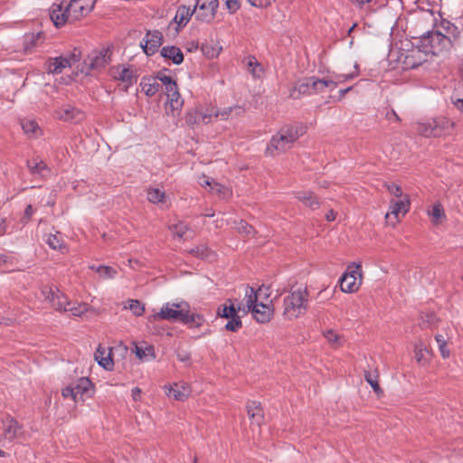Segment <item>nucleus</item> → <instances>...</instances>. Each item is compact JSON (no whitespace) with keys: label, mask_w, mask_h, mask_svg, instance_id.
I'll list each match as a JSON object with an SVG mask.
<instances>
[{"label":"nucleus","mask_w":463,"mask_h":463,"mask_svg":"<svg viewBox=\"0 0 463 463\" xmlns=\"http://www.w3.org/2000/svg\"><path fill=\"white\" fill-rule=\"evenodd\" d=\"M189 307L186 302L181 303H166L160 311L153 316L155 320L181 321L185 308Z\"/></svg>","instance_id":"nucleus-10"},{"label":"nucleus","mask_w":463,"mask_h":463,"mask_svg":"<svg viewBox=\"0 0 463 463\" xmlns=\"http://www.w3.org/2000/svg\"><path fill=\"white\" fill-rule=\"evenodd\" d=\"M305 130L302 127L285 126L275 134L266 148V155L275 156L286 152L293 144L303 136Z\"/></svg>","instance_id":"nucleus-4"},{"label":"nucleus","mask_w":463,"mask_h":463,"mask_svg":"<svg viewBox=\"0 0 463 463\" xmlns=\"http://www.w3.org/2000/svg\"><path fill=\"white\" fill-rule=\"evenodd\" d=\"M184 315H183L181 322L188 325L192 328L200 327L205 321L203 315L197 313H190L189 307L185 308V312H184Z\"/></svg>","instance_id":"nucleus-29"},{"label":"nucleus","mask_w":463,"mask_h":463,"mask_svg":"<svg viewBox=\"0 0 463 463\" xmlns=\"http://www.w3.org/2000/svg\"><path fill=\"white\" fill-rule=\"evenodd\" d=\"M426 52L420 49H412L408 52L403 60L404 67L406 69H414L426 61Z\"/></svg>","instance_id":"nucleus-20"},{"label":"nucleus","mask_w":463,"mask_h":463,"mask_svg":"<svg viewBox=\"0 0 463 463\" xmlns=\"http://www.w3.org/2000/svg\"><path fill=\"white\" fill-rule=\"evenodd\" d=\"M233 112L236 116H241L243 114L244 110L241 107H229L222 110L214 108L213 118H220L222 120H226Z\"/></svg>","instance_id":"nucleus-36"},{"label":"nucleus","mask_w":463,"mask_h":463,"mask_svg":"<svg viewBox=\"0 0 463 463\" xmlns=\"http://www.w3.org/2000/svg\"><path fill=\"white\" fill-rule=\"evenodd\" d=\"M78 60L79 55L75 52L51 58L47 61V71L53 74L61 73L64 69L71 67Z\"/></svg>","instance_id":"nucleus-13"},{"label":"nucleus","mask_w":463,"mask_h":463,"mask_svg":"<svg viewBox=\"0 0 463 463\" xmlns=\"http://www.w3.org/2000/svg\"><path fill=\"white\" fill-rule=\"evenodd\" d=\"M426 322L429 326H433L436 322V317L433 314H427L426 315Z\"/></svg>","instance_id":"nucleus-64"},{"label":"nucleus","mask_w":463,"mask_h":463,"mask_svg":"<svg viewBox=\"0 0 463 463\" xmlns=\"http://www.w3.org/2000/svg\"><path fill=\"white\" fill-rule=\"evenodd\" d=\"M199 184L203 187H208L209 191L217 195L220 199L226 200L232 197V191L230 187L215 182L213 179L206 175H202L199 178Z\"/></svg>","instance_id":"nucleus-15"},{"label":"nucleus","mask_w":463,"mask_h":463,"mask_svg":"<svg viewBox=\"0 0 463 463\" xmlns=\"http://www.w3.org/2000/svg\"><path fill=\"white\" fill-rule=\"evenodd\" d=\"M428 214L431 217V222L438 225L445 218L444 209L440 203H436L430 211L428 212Z\"/></svg>","instance_id":"nucleus-38"},{"label":"nucleus","mask_w":463,"mask_h":463,"mask_svg":"<svg viewBox=\"0 0 463 463\" xmlns=\"http://www.w3.org/2000/svg\"><path fill=\"white\" fill-rule=\"evenodd\" d=\"M71 306L66 307V312L71 316L80 317L90 309V307L87 303L71 302Z\"/></svg>","instance_id":"nucleus-37"},{"label":"nucleus","mask_w":463,"mask_h":463,"mask_svg":"<svg viewBox=\"0 0 463 463\" xmlns=\"http://www.w3.org/2000/svg\"><path fill=\"white\" fill-rule=\"evenodd\" d=\"M132 398L136 402L141 399V390L138 387H135L132 389Z\"/></svg>","instance_id":"nucleus-63"},{"label":"nucleus","mask_w":463,"mask_h":463,"mask_svg":"<svg viewBox=\"0 0 463 463\" xmlns=\"http://www.w3.org/2000/svg\"><path fill=\"white\" fill-rule=\"evenodd\" d=\"M156 79L157 81H160L162 85L165 86V92L177 85L176 82L173 80V79L170 76L167 75H158Z\"/></svg>","instance_id":"nucleus-57"},{"label":"nucleus","mask_w":463,"mask_h":463,"mask_svg":"<svg viewBox=\"0 0 463 463\" xmlns=\"http://www.w3.org/2000/svg\"><path fill=\"white\" fill-rule=\"evenodd\" d=\"M350 2L359 8L366 15L373 14L375 9L373 4H376L374 0H350Z\"/></svg>","instance_id":"nucleus-41"},{"label":"nucleus","mask_w":463,"mask_h":463,"mask_svg":"<svg viewBox=\"0 0 463 463\" xmlns=\"http://www.w3.org/2000/svg\"><path fill=\"white\" fill-rule=\"evenodd\" d=\"M214 114V107L207 106L196 107L188 111L185 115V122L187 125L193 127L200 123L208 124L212 121Z\"/></svg>","instance_id":"nucleus-12"},{"label":"nucleus","mask_w":463,"mask_h":463,"mask_svg":"<svg viewBox=\"0 0 463 463\" xmlns=\"http://www.w3.org/2000/svg\"><path fill=\"white\" fill-rule=\"evenodd\" d=\"M102 279H113L117 271L109 266H99L97 268L91 267Z\"/></svg>","instance_id":"nucleus-52"},{"label":"nucleus","mask_w":463,"mask_h":463,"mask_svg":"<svg viewBox=\"0 0 463 463\" xmlns=\"http://www.w3.org/2000/svg\"><path fill=\"white\" fill-rule=\"evenodd\" d=\"M269 297V289L264 286L255 290L251 287H246L243 301L245 307H239L242 309L243 314L251 313L252 317L260 324L268 323L273 317L272 305L264 304L262 299Z\"/></svg>","instance_id":"nucleus-1"},{"label":"nucleus","mask_w":463,"mask_h":463,"mask_svg":"<svg viewBox=\"0 0 463 463\" xmlns=\"http://www.w3.org/2000/svg\"><path fill=\"white\" fill-rule=\"evenodd\" d=\"M139 86L141 91L147 97L155 96L161 88V84L157 81V79L154 77L142 78Z\"/></svg>","instance_id":"nucleus-25"},{"label":"nucleus","mask_w":463,"mask_h":463,"mask_svg":"<svg viewBox=\"0 0 463 463\" xmlns=\"http://www.w3.org/2000/svg\"><path fill=\"white\" fill-rule=\"evenodd\" d=\"M434 119V123L437 127V136L442 137L452 134L455 128V122L446 117H439Z\"/></svg>","instance_id":"nucleus-24"},{"label":"nucleus","mask_w":463,"mask_h":463,"mask_svg":"<svg viewBox=\"0 0 463 463\" xmlns=\"http://www.w3.org/2000/svg\"><path fill=\"white\" fill-rule=\"evenodd\" d=\"M430 352L421 340L414 344V355L418 364L425 365L429 362Z\"/></svg>","instance_id":"nucleus-30"},{"label":"nucleus","mask_w":463,"mask_h":463,"mask_svg":"<svg viewBox=\"0 0 463 463\" xmlns=\"http://www.w3.org/2000/svg\"><path fill=\"white\" fill-rule=\"evenodd\" d=\"M250 5L258 8H265L272 5L275 0H247Z\"/></svg>","instance_id":"nucleus-58"},{"label":"nucleus","mask_w":463,"mask_h":463,"mask_svg":"<svg viewBox=\"0 0 463 463\" xmlns=\"http://www.w3.org/2000/svg\"><path fill=\"white\" fill-rule=\"evenodd\" d=\"M309 291L305 285L292 288L283 299L282 316L287 320L303 317L308 310Z\"/></svg>","instance_id":"nucleus-3"},{"label":"nucleus","mask_w":463,"mask_h":463,"mask_svg":"<svg viewBox=\"0 0 463 463\" xmlns=\"http://www.w3.org/2000/svg\"><path fill=\"white\" fill-rule=\"evenodd\" d=\"M93 394V386L87 377H81L61 390L64 398H71L74 402H84Z\"/></svg>","instance_id":"nucleus-6"},{"label":"nucleus","mask_w":463,"mask_h":463,"mask_svg":"<svg viewBox=\"0 0 463 463\" xmlns=\"http://www.w3.org/2000/svg\"><path fill=\"white\" fill-rule=\"evenodd\" d=\"M194 14H195V9H191L186 5H180L176 10L173 22L177 24L178 28L184 27Z\"/></svg>","instance_id":"nucleus-23"},{"label":"nucleus","mask_w":463,"mask_h":463,"mask_svg":"<svg viewBox=\"0 0 463 463\" xmlns=\"http://www.w3.org/2000/svg\"><path fill=\"white\" fill-rule=\"evenodd\" d=\"M239 233L243 234L245 236H251L254 233V229L245 221L241 220L236 227Z\"/></svg>","instance_id":"nucleus-54"},{"label":"nucleus","mask_w":463,"mask_h":463,"mask_svg":"<svg viewBox=\"0 0 463 463\" xmlns=\"http://www.w3.org/2000/svg\"><path fill=\"white\" fill-rule=\"evenodd\" d=\"M384 186L389 191V193L391 194H392L396 198L402 199V197H404L406 195V194H403L402 187L400 185L396 184H393V183L388 184V183H386L384 184Z\"/></svg>","instance_id":"nucleus-56"},{"label":"nucleus","mask_w":463,"mask_h":463,"mask_svg":"<svg viewBox=\"0 0 463 463\" xmlns=\"http://www.w3.org/2000/svg\"><path fill=\"white\" fill-rule=\"evenodd\" d=\"M60 293V289L54 286H45L42 289V294L44 299L51 303L52 307L54 305L56 297H58V294Z\"/></svg>","instance_id":"nucleus-42"},{"label":"nucleus","mask_w":463,"mask_h":463,"mask_svg":"<svg viewBox=\"0 0 463 463\" xmlns=\"http://www.w3.org/2000/svg\"><path fill=\"white\" fill-rule=\"evenodd\" d=\"M450 39L438 31L429 33L428 35L422 39L426 54L430 52L433 55H439L444 50H447L450 46Z\"/></svg>","instance_id":"nucleus-8"},{"label":"nucleus","mask_w":463,"mask_h":463,"mask_svg":"<svg viewBox=\"0 0 463 463\" xmlns=\"http://www.w3.org/2000/svg\"><path fill=\"white\" fill-rule=\"evenodd\" d=\"M109 63V57L107 51L99 52H92L89 55L87 65L92 70H99L104 68Z\"/></svg>","instance_id":"nucleus-22"},{"label":"nucleus","mask_w":463,"mask_h":463,"mask_svg":"<svg viewBox=\"0 0 463 463\" xmlns=\"http://www.w3.org/2000/svg\"><path fill=\"white\" fill-rule=\"evenodd\" d=\"M363 279L362 266L360 263L352 262L347 266L346 271L340 279V288L345 293L356 292Z\"/></svg>","instance_id":"nucleus-7"},{"label":"nucleus","mask_w":463,"mask_h":463,"mask_svg":"<svg viewBox=\"0 0 463 463\" xmlns=\"http://www.w3.org/2000/svg\"><path fill=\"white\" fill-rule=\"evenodd\" d=\"M434 119H430L426 122L419 123L417 131L418 133L425 137H438Z\"/></svg>","instance_id":"nucleus-31"},{"label":"nucleus","mask_w":463,"mask_h":463,"mask_svg":"<svg viewBox=\"0 0 463 463\" xmlns=\"http://www.w3.org/2000/svg\"><path fill=\"white\" fill-rule=\"evenodd\" d=\"M3 425V437L5 439L8 441H13L15 439H18L23 436V427L19 424V422L12 418V417H5L2 420Z\"/></svg>","instance_id":"nucleus-19"},{"label":"nucleus","mask_w":463,"mask_h":463,"mask_svg":"<svg viewBox=\"0 0 463 463\" xmlns=\"http://www.w3.org/2000/svg\"><path fill=\"white\" fill-rule=\"evenodd\" d=\"M97 0H71L65 9L60 5H53L50 17L56 27L66 23H74L86 17L94 8Z\"/></svg>","instance_id":"nucleus-2"},{"label":"nucleus","mask_w":463,"mask_h":463,"mask_svg":"<svg viewBox=\"0 0 463 463\" xmlns=\"http://www.w3.org/2000/svg\"><path fill=\"white\" fill-rule=\"evenodd\" d=\"M218 7L219 0H197L194 9L198 20L211 23L216 15Z\"/></svg>","instance_id":"nucleus-11"},{"label":"nucleus","mask_w":463,"mask_h":463,"mask_svg":"<svg viewBox=\"0 0 463 463\" xmlns=\"http://www.w3.org/2000/svg\"><path fill=\"white\" fill-rule=\"evenodd\" d=\"M21 125L24 131L28 135L37 137L41 132L38 124L33 120H24Z\"/></svg>","instance_id":"nucleus-49"},{"label":"nucleus","mask_w":463,"mask_h":463,"mask_svg":"<svg viewBox=\"0 0 463 463\" xmlns=\"http://www.w3.org/2000/svg\"><path fill=\"white\" fill-rule=\"evenodd\" d=\"M324 336L326 337L327 342L335 348L339 347L343 345L342 336L333 330L326 331L324 333Z\"/></svg>","instance_id":"nucleus-50"},{"label":"nucleus","mask_w":463,"mask_h":463,"mask_svg":"<svg viewBox=\"0 0 463 463\" xmlns=\"http://www.w3.org/2000/svg\"><path fill=\"white\" fill-rule=\"evenodd\" d=\"M313 91L314 93H320L325 91L326 89L334 90L337 87L336 80H320L316 77H313Z\"/></svg>","instance_id":"nucleus-34"},{"label":"nucleus","mask_w":463,"mask_h":463,"mask_svg":"<svg viewBox=\"0 0 463 463\" xmlns=\"http://www.w3.org/2000/svg\"><path fill=\"white\" fill-rule=\"evenodd\" d=\"M364 379L378 396L383 394V392L378 383V374H373L366 371L364 372Z\"/></svg>","instance_id":"nucleus-46"},{"label":"nucleus","mask_w":463,"mask_h":463,"mask_svg":"<svg viewBox=\"0 0 463 463\" xmlns=\"http://www.w3.org/2000/svg\"><path fill=\"white\" fill-rule=\"evenodd\" d=\"M33 207H32L31 204H28L27 207L24 210V217H23V222H27L30 220V218L33 215Z\"/></svg>","instance_id":"nucleus-62"},{"label":"nucleus","mask_w":463,"mask_h":463,"mask_svg":"<svg viewBox=\"0 0 463 463\" xmlns=\"http://www.w3.org/2000/svg\"><path fill=\"white\" fill-rule=\"evenodd\" d=\"M448 339L449 338L444 336L442 334H437L435 335V340H436V342L438 344L439 350L440 352V355L444 359L449 358V355H450V351H449V349L447 346Z\"/></svg>","instance_id":"nucleus-43"},{"label":"nucleus","mask_w":463,"mask_h":463,"mask_svg":"<svg viewBox=\"0 0 463 463\" xmlns=\"http://www.w3.org/2000/svg\"><path fill=\"white\" fill-rule=\"evenodd\" d=\"M177 359L180 362L186 364L187 365L191 364V354L188 352H185V351L178 352Z\"/></svg>","instance_id":"nucleus-59"},{"label":"nucleus","mask_w":463,"mask_h":463,"mask_svg":"<svg viewBox=\"0 0 463 463\" xmlns=\"http://www.w3.org/2000/svg\"><path fill=\"white\" fill-rule=\"evenodd\" d=\"M411 200L409 195L402 199L392 200L390 202L389 212L385 215L386 222L394 226L410 211Z\"/></svg>","instance_id":"nucleus-9"},{"label":"nucleus","mask_w":463,"mask_h":463,"mask_svg":"<svg viewBox=\"0 0 463 463\" xmlns=\"http://www.w3.org/2000/svg\"><path fill=\"white\" fill-rule=\"evenodd\" d=\"M134 352L136 355L141 360L147 356L154 357V349L150 345L142 347L136 345Z\"/></svg>","instance_id":"nucleus-53"},{"label":"nucleus","mask_w":463,"mask_h":463,"mask_svg":"<svg viewBox=\"0 0 463 463\" xmlns=\"http://www.w3.org/2000/svg\"><path fill=\"white\" fill-rule=\"evenodd\" d=\"M46 243L53 250H63L66 249L64 240L60 232L49 234L46 239Z\"/></svg>","instance_id":"nucleus-39"},{"label":"nucleus","mask_w":463,"mask_h":463,"mask_svg":"<svg viewBox=\"0 0 463 463\" xmlns=\"http://www.w3.org/2000/svg\"><path fill=\"white\" fill-rule=\"evenodd\" d=\"M124 308L130 309L132 313L137 317L142 316L145 312V306L137 299H128L126 302Z\"/></svg>","instance_id":"nucleus-44"},{"label":"nucleus","mask_w":463,"mask_h":463,"mask_svg":"<svg viewBox=\"0 0 463 463\" xmlns=\"http://www.w3.org/2000/svg\"><path fill=\"white\" fill-rule=\"evenodd\" d=\"M56 118L61 120H80L83 114L77 109L71 106L63 107L55 112Z\"/></svg>","instance_id":"nucleus-26"},{"label":"nucleus","mask_w":463,"mask_h":463,"mask_svg":"<svg viewBox=\"0 0 463 463\" xmlns=\"http://www.w3.org/2000/svg\"><path fill=\"white\" fill-rule=\"evenodd\" d=\"M173 234L178 238H183L188 232L189 227L184 222H178L171 227Z\"/></svg>","instance_id":"nucleus-55"},{"label":"nucleus","mask_w":463,"mask_h":463,"mask_svg":"<svg viewBox=\"0 0 463 463\" xmlns=\"http://www.w3.org/2000/svg\"><path fill=\"white\" fill-rule=\"evenodd\" d=\"M163 43V34L158 30L148 31L146 33L143 41L140 43V45L144 51V52L151 56L155 54L159 47Z\"/></svg>","instance_id":"nucleus-16"},{"label":"nucleus","mask_w":463,"mask_h":463,"mask_svg":"<svg viewBox=\"0 0 463 463\" xmlns=\"http://www.w3.org/2000/svg\"><path fill=\"white\" fill-rule=\"evenodd\" d=\"M236 299L228 298L224 304L218 307L216 312L218 317L229 319L225 325V329L230 332H238L242 327V322L239 316L242 309H239V307H245V302L242 300L236 304Z\"/></svg>","instance_id":"nucleus-5"},{"label":"nucleus","mask_w":463,"mask_h":463,"mask_svg":"<svg viewBox=\"0 0 463 463\" xmlns=\"http://www.w3.org/2000/svg\"><path fill=\"white\" fill-rule=\"evenodd\" d=\"M247 413L253 423L257 425L261 424L263 420V411L260 402L255 401L248 402Z\"/></svg>","instance_id":"nucleus-28"},{"label":"nucleus","mask_w":463,"mask_h":463,"mask_svg":"<svg viewBox=\"0 0 463 463\" xmlns=\"http://www.w3.org/2000/svg\"><path fill=\"white\" fill-rule=\"evenodd\" d=\"M385 118L390 122H400L401 121L400 117L397 115V113L393 109L387 111Z\"/></svg>","instance_id":"nucleus-61"},{"label":"nucleus","mask_w":463,"mask_h":463,"mask_svg":"<svg viewBox=\"0 0 463 463\" xmlns=\"http://www.w3.org/2000/svg\"><path fill=\"white\" fill-rule=\"evenodd\" d=\"M247 68L254 77L261 76L262 68L255 57L250 56L247 59Z\"/></svg>","instance_id":"nucleus-48"},{"label":"nucleus","mask_w":463,"mask_h":463,"mask_svg":"<svg viewBox=\"0 0 463 463\" xmlns=\"http://www.w3.org/2000/svg\"><path fill=\"white\" fill-rule=\"evenodd\" d=\"M226 6L231 14H234L240 8V4L238 0H227Z\"/></svg>","instance_id":"nucleus-60"},{"label":"nucleus","mask_w":463,"mask_h":463,"mask_svg":"<svg viewBox=\"0 0 463 463\" xmlns=\"http://www.w3.org/2000/svg\"><path fill=\"white\" fill-rule=\"evenodd\" d=\"M188 252L200 259H204L208 260H213L215 259V253L213 250H211L206 245H198L189 250Z\"/></svg>","instance_id":"nucleus-35"},{"label":"nucleus","mask_w":463,"mask_h":463,"mask_svg":"<svg viewBox=\"0 0 463 463\" xmlns=\"http://www.w3.org/2000/svg\"><path fill=\"white\" fill-rule=\"evenodd\" d=\"M296 198L311 209H316L319 206V202L312 192H298Z\"/></svg>","instance_id":"nucleus-32"},{"label":"nucleus","mask_w":463,"mask_h":463,"mask_svg":"<svg viewBox=\"0 0 463 463\" xmlns=\"http://www.w3.org/2000/svg\"><path fill=\"white\" fill-rule=\"evenodd\" d=\"M160 53L164 58L172 61L176 65L181 64L184 61V54L176 46H165L161 49Z\"/></svg>","instance_id":"nucleus-27"},{"label":"nucleus","mask_w":463,"mask_h":463,"mask_svg":"<svg viewBox=\"0 0 463 463\" xmlns=\"http://www.w3.org/2000/svg\"><path fill=\"white\" fill-rule=\"evenodd\" d=\"M165 199V193L160 188L150 187L147 189V200L152 203H163Z\"/></svg>","instance_id":"nucleus-40"},{"label":"nucleus","mask_w":463,"mask_h":463,"mask_svg":"<svg viewBox=\"0 0 463 463\" xmlns=\"http://www.w3.org/2000/svg\"><path fill=\"white\" fill-rule=\"evenodd\" d=\"M71 301L68 299L67 296L61 291L56 297V300L52 307L58 312H66V307L71 306Z\"/></svg>","instance_id":"nucleus-45"},{"label":"nucleus","mask_w":463,"mask_h":463,"mask_svg":"<svg viewBox=\"0 0 463 463\" xmlns=\"http://www.w3.org/2000/svg\"><path fill=\"white\" fill-rule=\"evenodd\" d=\"M112 348H106L99 345L94 357L98 364L108 371L113 370L114 363L111 357Z\"/></svg>","instance_id":"nucleus-21"},{"label":"nucleus","mask_w":463,"mask_h":463,"mask_svg":"<svg viewBox=\"0 0 463 463\" xmlns=\"http://www.w3.org/2000/svg\"><path fill=\"white\" fill-rule=\"evenodd\" d=\"M165 394L175 401L184 402L188 399L191 394V387L189 383L181 381L170 385L165 386Z\"/></svg>","instance_id":"nucleus-18"},{"label":"nucleus","mask_w":463,"mask_h":463,"mask_svg":"<svg viewBox=\"0 0 463 463\" xmlns=\"http://www.w3.org/2000/svg\"><path fill=\"white\" fill-rule=\"evenodd\" d=\"M110 75L117 80L121 81L125 84V88L128 89L129 86L137 81V74L134 69L130 66L126 67L124 65H118L110 70Z\"/></svg>","instance_id":"nucleus-17"},{"label":"nucleus","mask_w":463,"mask_h":463,"mask_svg":"<svg viewBox=\"0 0 463 463\" xmlns=\"http://www.w3.org/2000/svg\"><path fill=\"white\" fill-rule=\"evenodd\" d=\"M358 75V65L355 63L354 65V71L349 73H340V74H335L331 80H336L338 83H343L347 80H350L354 78H355Z\"/></svg>","instance_id":"nucleus-51"},{"label":"nucleus","mask_w":463,"mask_h":463,"mask_svg":"<svg viewBox=\"0 0 463 463\" xmlns=\"http://www.w3.org/2000/svg\"><path fill=\"white\" fill-rule=\"evenodd\" d=\"M27 166L30 173L34 175L44 177L49 173L46 164L42 160L33 159L32 161H27Z\"/></svg>","instance_id":"nucleus-33"},{"label":"nucleus","mask_w":463,"mask_h":463,"mask_svg":"<svg viewBox=\"0 0 463 463\" xmlns=\"http://www.w3.org/2000/svg\"><path fill=\"white\" fill-rule=\"evenodd\" d=\"M313 77L307 78L303 81L299 82L295 90H298L300 94H313Z\"/></svg>","instance_id":"nucleus-47"},{"label":"nucleus","mask_w":463,"mask_h":463,"mask_svg":"<svg viewBox=\"0 0 463 463\" xmlns=\"http://www.w3.org/2000/svg\"><path fill=\"white\" fill-rule=\"evenodd\" d=\"M165 95L167 97L165 103L166 114L174 118L178 117L184 106V99L179 93L177 85L166 90Z\"/></svg>","instance_id":"nucleus-14"}]
</instances>
